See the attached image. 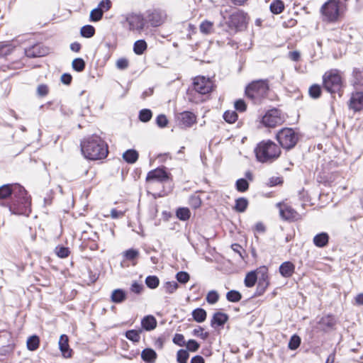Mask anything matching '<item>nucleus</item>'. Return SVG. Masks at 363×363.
<instances>
[{
  "label": "nucleus",
  "instance_id": "1",
  "mask_svg": "<svg viewBox=\"0 0 363 363\" xmlns=\"http://www.w3.org/2000/svg\"><path fill=\"white\" fill-rule=\"evenodd\" d=\"M81 148L84 157L91 160H102L108 152L107 144L96 135L85 138L81 143Z\"/></svg>",
  "mask_w": 363,
  "mask_h": 363
},
{
  "label": "nucleus",
  "instance_id": "2",
  "mask_svg": "<svg viewBox=\"0 0 363 363\" xmlns=\"http://www.w3.org/2000/svg\"><path fill=\"white\" fill-rule=\"evenodd\" d=\"M255 153L257 161L262 163H271L280 156L281 149L271 140H263L257 144L255 149Z\"/></svg>",
  "mask_w": 363,
  "mask_h": 363
},
{
  "label": "nucleus",
  "instance_id": "3",
  "mask_svg": "<svg viewBox=\"0 0 363 363\" xmlns=\"http://www.w3.org/2000/svg\"><path fill=\"white\" fill-rule=\"evenodd\" d=\"M269 89L267 80H257L246 87L245 94L255 104H259L267 96Z\"/></svg>",
  "mask_w": 363,
  "mask_h": 363
},
{
  "label": "nucleus",
  "instance_id": "4",
  "mask_svg": "<svg viewBox=\"0 0 363 363\" xmlns=\"http://www.w3.org/2000/svg\"><path fill=\"white\" fill-rule=\"evenodd\" d=\"M280 145L286 150L293 148L298 141V133L292 128H284L280 130L276 135Z\"/></svg>",
  "mask_w": 363,
  "mask_h": 363
},
{
  "label": "nucleus",
  "instance_id": "5",
  "mask_svg": "<svg viewBox=\"0 0 363 363\" xmlns=\"http://www.w3.org/2000/svg\"><path fill=\"white\" fill-rule=\"evenodd\" d=\"M13 195L17 199V202L23 205L24 210H18L14 209L13 211V213L16 214H26L30 212L29 206L30 205V198L28 196L27 192L26 189L21 185L18 184H13Z\"/></svg>",
  "mask_w": 363,
  "mask_h": 363
},
{
  "label": "nucleus",
  "instance_id": "6",
  "mask_svg": "<svg viewBox=\"0 0 363 363\" xmlns=\"http://www.w3.org/2000/svg\"><path fill=\"white\" fill-rule=\"evenodd\" d=\"M341 77L335 70L326 72L323 76V84L325 89L330 93H335L341 87Z\"/></svg>",
  "mask_w": 363,
  "mask_h": 363
},
{
  "label": "nucleus",
  "instance_id": "7",
  "mask_svg": "<svg viewBox=\"0 0 363 363\" xmlns=\"http://www.w3.org/2000/svg\"><path fill=\"white\" fill-rule=\"evenodd\" d=\"M285 121V118L281 111L278 109H272L267 111L262 117V123L269 128H275L281 125Z\"/></svg>",
  "mask_w": 363,
  "mask_h": 363
},
{
  "label": "nucleus",
  "instance_id": "8",
  "mask_svg": "<svg viewBox=\"0 0 363 363\" xmlns=\"http://www.w3.org/2000/svg\"><path fill=\"white\" fill-rule=\"evenodd\" d=\"M323 20L327 21H335L339 16V6L336 1L329 0L321 9Z\"/></svg>",
  "mask_w": 363,
  "mask_h": 363
},
{
  "label": "nucleus",
  "instance_id": "9",
  "mask_svg": "<svg viewBox=\"0 0 363 363\" xmlns=\"http://www.w3.org/2000/svg\"><path fill=\"white\" fill-rule=\"evenodd\" d=\"M125 22L128 25V29L131 31L140 33L145 27V20L143 15L130 13L127 15Z\"/></svg>",
  "mask_w": 363,
  "mask_h": 363
},
{
  "label": "nucleus",
  "instance_id": "10",
  "mask_svg": "<svg viewBox=\"0 0 363 363\" xmlns=\"http://www.w3.org/2000/svg\"><path fill=\"white\" fill-rule=\"evenodd\" d=\"M193 86L194 90L201 94L210 93L213 87V82L209 78L201 76L194 78Z\"/></svg>",
  "mask_w": 363,
  "mask_h": 363
},
{
  "label": "nucleus",
  "instance_id": "11",
  "mask_svg": "<svg viewBox=\"0 0 363 363\" xmlns=\"http://www.w3.org/2000/svg\"><path fill=\"white\" fill-rule=\"evenodd\" d=\"M246 23V14L240 10L233 11L229 16L228 27L231 29H238Z\"/></svg>",
  "mask_w": 363,
  "mask_h": 363
},
{
  "label": "nucleus",
  "instance_id": "12",
  "mask_svg": "<svg viewBox=\"0 0 363 363\" xmlns=\"http://www.w3.org/2000/svg\"><path fill=\"white\" fill-rule=\"evenodd\" d=\"M166 18V14L161 10L149 11L147 19L152 26L157 27L162 24Z\"/></svg>",
  "mask_w": 363,
  "mask_h": 363
},
{
  "label": "nucleus",
  "instance_id": "13",
  "mask_svg": "<svg viewBox=\"0 0 363 363\" xmlns=\"http://www.w3.org/2000/svg\"><path fill=\"white\" fill-rule=\"evenodd\" d=\"M169 179L168 174L166 171L162 168H157L154 170H152L148 172L146 181L147 182L157 181L160 182H163L167 181Z\"/></svg>",
  "mask_w": 363,
  "mask_h": 363
},
{
  "label": "nucleus",
  "instance_id": "14",
  "mask_svg": "<svg viewBox=\"0 0 363 363\" xmlns=\"http://www.w3.org/2000/svg\"><path fill=\"white\" fill-rule=\"evenodd\" d=\"M59 349L62 352V355L65 358H69L72 357V350L69 345V337L66 335H62L59 340Z\"/></svg>",
  "mask_w": 363,
  "mask_h": 363
},
{
  "label": "nucleus",
  "instance_id": "15",
  "mask_svg": "<svg viewBox=\"0 0 363 363\" xmlns=\"http://www.w3.org/2000/svg\"><path fill=\"white\" fill-rule=\"evenodd\" d=\"M349 106L354 111H359L363 108V92H355L351 96Z\"/></svg>",
  "mask_w": 363,
  "mask_h": 363
},
{
  "label": "nucleus",
  "instance_id": "16",
  "mask_svg": "<svg viewBox=\"0 0 363 363\" xmlns=\"http://www.w3.org/2000/svg\"><path fill=\"white\" fill-rule=\"evenodd\" d=\"M177 118L184 127H191L196 121L195 114L190 111H184L179 113Z\"/></svg>",
  "mask_w": 363,
  "mask_h": 363
},
{
  "label": "nucleus",
  "instance_id": "17",
  "mask_svg": "<svg viewBox=\"0 0 363 363\" xmlns=\"http://www.w3.org/2000/svg\"><path fill=\"white\" fill-rule=\"evenodd\" d=\"M280 215L285 220H295L299 218V214L289 206H284L280 209Z\"/></svg>",
  "mask_w": 363,
  "mask_h": 363
},
{
  "label": "nucleus",
  "instance_id": "18",
  "mask_svg": "<svg viewBox=\"0 0 363 363\" xmlns=\"http://www.w3.org/2000/svg\"><path fill=\"white\" fill-rule=\"evenodd\" d=\"M157 320L151 315L145 316L141 320V325L143 328L147 331L154 330L157 327Z\"/></svg>",
  "mask_w": 363,
  "mask_h": 363
},
{
  "label": "nucleus",
  "instance_id": "19",
  "mask_svg": "<svg viewBox=\"0 0 363 363\" xmlns=\"http://www.w3.org/2000/svg\"><path fill=\"white\" fill-rule=\"evenodd\" d=\"M295 266L291 262H284L279 267V272L284 277H290L294 272Z\"/></svg>",
  "mask_w": 363,
  "mask_h": 363
},
{
  "label": "nucleus",
  "instance_id": "20",
  "mask_svg": "<svg viewBox=\"0 0 363 363\" xmlns=\"http://www.w3.org/2000/svg\"><path fill=\"white\" fill-rule=\"evenodd\" d=\"M228 320V316L227 314L217 312L214 313L213 318L211 320V326L215 327V325L222 326Z\"/></svg>",
  "mask_w": 363,
  "mask_h": 363
},
{
  "label": "nucleus",
  "instance_id": "21",
  "mask_svg": "<svg viewBox=\"0 0 363 363\" xmlns=\"http://www.w3.org/2000/svg\"><path fill=\"white\" fill-rule=\"evenodd\" d=\"M157 356L155 351L150 348H146L141 352L142 359L147 363H155Z\"/></svg>",
  "mask_w": 363,
  "mask_h": 363
},
{
  "label": "nucleus",
  "instance_id": "22",
  "mask_svg": "<svg viewBox=\"0 0 363 363\" xmlns=\"http://www.w3.org/2000/svg\"><path fill=\"white\" fill-rule=\"evenodd\" d=\"M329 236L326 233H321L313 238V243L318 247H323L328 243Z\"/></svg>",
  "mask_w": 363,
  "mask_h": 363
},
{
  "label": "nucleus",
  "instance_id": "23",
  "mask_svg": "<svg viewBox=\"0 0 363 363\" xmlns=\"http://www.w3.org/2000/svg\"><path fill=\"white\" fill-rule=\"evenodd\" d=\"M200 32L204 35H211L214 32V24L212 21H203L199 26Z\"/></svg>",
  "mask_w": 363,
  "mask_h": 363
},
{
  "label": "nucleus",
  "instance_id": "24",
  "mask_svg": "<svg viewBox=\"0 0 363 363\" xmlns=\"http://www.w3.org/2000/svg\"><path fill=\"white\" fill-rule=\"evenodd\" d=\"M111 301L114 303H119L124 301L126 298L125 292L120 289L113 291L111 296Z\"/></svg>",
  "mask_w": 363,
  "mask_h": 363
},
{
  "label": "nucleus",
  "instance_id": "25",
  "mask_svg": "<svg viewBox=\"0 0 363 363\" xmlns=\"http://www.w3.org/2000/svg\"><path fill=\"white\" fill-rule=\"evenodd\" d=\"M123 158L126 162L133 164L138 159V153L135 150H128L123 154Z\"/></svg>",
  "mask_w": 363,
  "mask_h": 363
},
{
  "label": "nucleus",
  "instance_id": "26",
  "mask_svg": "<svg viewBox=\"0 0 363 363\" xmlns=\"http://www.w3.org/2000/svg\"><path fill=\"white\" fill-rule=\"evenodd\" d=\"M353 84L363 86V68H354L353 69Z\"/></svg>",
  "mask_w": 363,
  "mask_h": 363
},
{
  "label": "nucleus",
  "instance_id": "27",
  "mask_svg": "<svg viewBox=\"0 0 363 363\" xmlns=\"http://www.w3.org/2000/svg\"><path fill=\"white\" fill-rule=\"evenodd\" d=\"M206 312L204 309L198 308L192 311V317L197 323H203L206 319Z\"/></svg>",
  "mask_w": 363,
  "mask_h": 363
},
{
  "label": "nucleus",
  "instance_id": "28",
  "mask_svg": "<svg viewBox=\"0 0 363 363\" xmlns=\"http://www.w3.org/2000/svg\"><path fill=\"white\" fill-rule=\"evenodd\" d=\"M147 45L144 40H138L135 42L133 51L136 55H140L147 50Z\"/></svg>",
  "mask_w": 363,
  "mask_h": 363
},
{
  "label": "nucleus",
  "instance_id": "29",
  "mask_svg": "<svg viewBox=\"0 0 363 363\" xmlns=\"http://www.w3.org/2000/svg\"><path fill=\"white\" fill-rule=\"evenodd\" d=\"M25 54L28 57H36L44 55L43 52L40 51V45H35L25 50Z\"/></svg>",
  "mask_w": 363,
  "mask_h": 363
},
{
  "label": "nucleus",
  "instance_id": "30",
  "mask_svg": "<svg viewBox=\"0 0 363 363\" xmlns=\"http://www.w3.org/2000/svg\"><path fill=\"white\" fill-rule=\"evenodd\" d=\"M13 193V184H4L0 187V200L6 199Z\"/></svg>",
  "mask_w": 363,
  "mask_h": 363
},
{
  "label": "nucleus",
  "instance_id": "31",
  "mask_svg": "<svg viewBox=\"0 0 363 363\" xmlns=\"http://www.w3.org/2000/svg\"><path fill=\"white\" fill-rule=\"evenodd\" d=\"M248 206V201L244 197L238 198L235 201V210L238 212H244Z\"/></svg>",
  "mask_w": 363,
  "mask_h": 363
},
{
  "label": "nucleus",
  "instance_id": "32",
  "mask_svg": "<svg viewBox=\"0 0 363 363\" xmlns=\"http://www.w3.org/2000/svg\"><path fill=\"white\" fill-rule=\"evenodd\" d=\"M40 340L37 335L30 336L26 342L27 348L30 351L36 350L39 347Z\"/></svg>",
  "mask_w": 363,
  "mask_h": 363
},
{
  "label": "nucleus",
  "instance_id": "33",
  "mask_svg": "<svg viewBox=\"0 0 363 363\" xmlns=\"http://www.w3.org/2000/svg\"><path fill=\"white\" fill-rule=\"evenodd\" d=\"M284 9V4L283 1L280 0L274 1L270 5V10L274 14L281 13Z\"/></svg>",
  "mask_w": 363,
  "mask_h": 363
},
{
  "label": "nucleus",
  "instance_id": "34",
  "mask_svg": "<svg viewBox=\"0 0 363 363\" xmlns=\"http://www.w3.org/2000/svg\"><path fill=\"white\" fill-rule=\"evenodd\" d=\"M141 330H130L125 333V337L129 340L133 342H138L140 339V333Z\"/></svg>",
  "mask_w": 363,
  "mask_h": 363
},
{
  "label": "nucleus",
  "instance_id": "35",
  "mask_svg": "<svg viewBox=\"0 0 363 363\" xmlns=\"http://www.w3.org/2000/svg\"><path fill=\"white\" fill-rule=\"evenodd\" d=\"M257 275L255 272H250L247 274L245 279V284L247 287H252L257 281Z\"/></svg>",
  "mask_w": 363,
  "mask_h": 363
},
{
  "label": "nucleus",
  "instance_id": "36",
  "mask_svg": "<svg viewBox=\"0 0 363 363\" xmlns=\"http://www.w3.org/2000/svg\"><path fill=\"white\" fill-rule=\"evenodd\" d=\"M81 35L84 38H91L95 33V29L92 26L86 25L81 28Z\"/></svg>",
  "mask_w": 363,
  "mask_h": 363
},
{
  "label": "nucleus",
  "instance_id": "37",
  "mask_svg": "<svg viewBox=\"0 0 363 363\" xmlns=\"http://www.w3.org/2000/svg\"><path fill=\"white\" fill-rule=\"evenodd\" d=\"M145 284L150 289H155L159 286L160 280L156 276H148L145 279Z\"/></svg>",
  "mask_w": 363,
  "mask_h": 363
},
{
  "label": "nucleus",
  "instance_id": "38",
  "mask_svg": "<svg viewBox=\"0 0 363 363\" xmlns=\"http://www.w3.org/2000/svg\"><path fill=\"white\" fill-rule=\"evenodd\" d=\"M236 189L240 192H245L249 189V183L245 179H239L235 183Z\"/></svg>",
  "mask_w": 363,
  "mask_h": 363
},
{
  "label": "nucleus",
  "instance_id": "39",
  "mask_svg": "<svg viewBox=\"0 0 363 363\" xmlns=\"http://www.w3.org/2000/svg\"><path fill=\"white\" fill-rule=\"evenodd\" d=\"M191 213L187 208H179L177 211V216L182 220H186L190 218Z\"/></svg>",
  "mask_w": 363,
  "mask_h": 363
},
{
  "label": "nucleus",
  "instance_id": "40",
  "mask_svg": "<svg viewBox=\"0 0 363 363\" xmlns=\"http://www.w3.org/2000/svg\"><path fill=\"white\" fill-rule=\"evenodd\" d=\"M152 116V113L150 109H142L139 113V119L144 123L148 122Z\"/></svg>",
  "mask_w": 363,
  "mask_h": 363
},
{
  "label": "nucleus",
  "instance_id": "41",
  "mask_svg": "<svg viewBox=\"0 0 363 363\" xmlns=\"http://www.w3.org/2000/svg\"><path fill=\"white\" fill-rule=\"evenodd\" d=\"M226 298L230 302H238L241 299L242 296L238 291L231 290L227 293Z\"/></svg>",
  "mask_w": 363,
  "mask_h": 363
},
{
  "label": "nucleus",
  "instance_id": "42",
  "mask_svg": "<svg viewBox=\"0 0 363 363\" xmlns=\"http://www.w3.org/2000/svg\"><path fill=\"white\" fill-rule=\"evenodd\" d=\"M72 68L77 72H82L84 69L85 62L82 58H76L72 61Z\"/></svg>",
  "mask_w": 363,
  "mask_h": 363
},
{
  "label": "nucleus",
  "instance_id": "43",
  "mask_svg": "<svg viewBox=\"0 0 363 363\" xmlns=\"http://www.w3.org/2000/svg\"><path fill=\"white\" fill-rule=\"evenodd\" d=\"M223 118L229 123H233L238 119V114L235 111H227L224 113Z\"/></svg>",
  "mask_w": 363,
  "mask_h": 363
},
{
  "label": "nucleus",
  "instance_id": "44",
  "mask_svg": "<svg viewBox=\"0 0 363 363\" xmlns=\"http://www.w3.org/2000/svg\"><path fill=\"white\" fill-rule=\"evenodd\" d=\"M267 268L266 267H262L259 268L258 273H262V278H259V285H264V289H265L267 285L268 282L267 281Z\"/></svg>",
  "mask_w": 363,
  "mask_h": 363
},
{
  "label": "nucleus",
  "instance_id": "45",
  "mask_svg": "<svg viewBox=\"0 0 363 363\" xmlns=\"http://www.w3.org/2000/svg\"><path fill=\"white\" fill-rule=\"evenodd\" d=\"M189 357V352L185 350H179L177 352V359L179 363H186Z\"/></svg>",
  "mask_w": 363,
  "mask_h": 363
},
{
  "label": "nucleus",
  "instance_id": "46",
  "mask_svg": "<svg viewBox=\"0 0 363 363\" xmlns=\"http://www.w3.org/2000/svg\"><path fill=\"white\" fill-rule=\"evenodd\" d=\"M103 11L96 8L93 9L90 13V19L91 21H99L103 16Z\"/></svg>",
  "mask_w": 363,
  "mask_h": 363
},
{
  "label": "nucleus",
  "instance_id": "47",
  "mask_svg": "<svg viewBox=\"0 0 363 363\" xmlns=\"http://www.w3.org/2000/svg\"><path fill=\"white\" fill-rule=\"evenodd\" d=\"M308 92L311 97L317 99L321 94L320 86L317 84H313L309 88Z\"/></svg>",
  "mask_w": 363,
  "mask_h": 363
},
{
  "label": "nucleus",
  "instance_id": "48",
  "mask_svg": "<svg viewBox=\"0 0 363 363\" xmlns=\"http://www.w3.org/2000/svg\"><path fill=\"white\" fill-rule=\"evenodd\" d=\"M300 344L301 338L298 335H294L291 337L289 340V348L292 350H294L299 347Z\"/></svg>",
  "mask_w": 363,
  "mask_h": 363
},
{
  "label": "nucleus",
  "instance_id": "49",
  "mask_svg": "<svg viewBox=\"0 0 363 363\" xmlns=\"http://www.w3.org/2000/svg\"><path fill=\"white\" fill-rule=\"evenodd\" d=\"M219 298V295L216 291H211L206 296V301L210 304L216 303Z\"/></svg>",
  "mask_w": 363,
  "mask_h": 363
},
{
  "label": "nucleus",
  "instance_id": "50",
  "mask_svg": "<svg viewBox=\"0 0 363 363\" xmlns=\"http://www.w3.org/2000/svg\"><path fill=\"white\" fill-rule=\"evenodd\" d=\"M164 288L165 289V291L169 294L174 293L177 289L178 288V284L176 281H167L165 283Z\"/></svg>",
  "mask_w": 363,
  "mask_h": 363
},
{
  "label": "nucleus",
  "instance_id": "51",
  "mask_svg": "<svg viewBox=\"0 0 363 363\" xmlns=\"http://www.w3.org/2000/svg\"><path fill=\"white\" fill-rule=\"evenodd\" d=\"M123 255H124V257L126 258V259L133 260L134 259H135L136 257H138L139 252L137 250L129 249V250H126L125 252H124Z\"/></svg>",
  "mask_w": 363,
  "mask_h": 363
},
{
  "label": "nucleus",
  "instance_id": "52",
  "mask_svg": "<svg viewBox=\"0 0 363 363\" xmlns=\"http://www.w3.org/2000/svg\"><path fill=\"white\" fill-rule=\"evenodd\" d=\"M56 254L60 258L67 257L69 255V248L65 247H56Z\"/></svg>",
  "mask_w": 363,
  "mask_h": 363
},
{
  "label": "nucleus",
  "instance_id": "53",
  "mask_svg": "<svg viewBox=\"0 0 363 363\" xmlns=\"http://www.w3.org/2000/svg\"><path fill=\"white\" fill-rule=\"evenodd\" d=\"M201 204V200L199 196H191L189 198V205L194 208H198Z\"/></svg>",
  "mask_w": 363,
  "mask_h": 363
},
{
  "label": "nucleus",
  "instance_id": "54",
  "mask_svg": "<svg viewBox=\"0 0 363 363\" xmlns=\"http://www.w3.org/2000/svg\"><path fill=\"white\" fill-rule=\"evenodd\" d=\"M177 280L182 284H186L189 280V274L186 272H179L176 275Z\"/></svg>",
  "mask_w": 363,
  "mask_h": 363
},
{
  "label": "nucleus",
  "instance_id": "55",
  "mask_svg": "<svg viewBox=\"0 0 363 363\" xmlns=\"http://www.w3.org/2000/svg\"><path fill=\"white\" fill-rule=\"evenodd\" d=\"M156 123L160 128H164L168 123V120L165 115L160 114L156 118Z\"/></svg>",
  "mask_w": 363,
  "mask_h": 363
},
{
  "label": "nucleus",
  "instance_id": "56",
  "mask_svg": "<svg viewBox=\"0 0 363 363\" xmlns=\"http://www.w3.org/2000/svg\"><path fill=\"white\" fill-rule=\"evenodd\" d=\"M130 289L133 293L140 294L143 291L144 286L142 284L135 281L132 284Z\"/></svg>",
  "mask_w": 363,
  "mask_h": 363
},
{
  "label": "nucleus",
  "instance_id": "57",
  "mask_svg": "<svg viewBox=\"0 0 363 363\" xmlns=\"http://www.w3.org/2000/svg\"><path fill=\"white\" fill-rule=\"evenodd\" d=\"M186 345L187 349L191 352H196L199 348V344L194 340H189Z\"/></svg>",
  "mask_w": 363,
  "mask_h": 363
},
{
  "label": "nucleus",
  "instance_id": "58",
  "mask_svg": "<svg viewBox=\"0 0 363 363\" xmlns=\"http://www.w3.org/2000/svg\"><path fill=\"white\" fill-rule=\"evenodd\" d=\"M247 106L242 99L237 100L235 102V108L236 111L244 112L246 110Z\"/></svg>",
  "mask_w": 363,
  "mask_h": 363
},
{
  "label": "nucleus",
  "instance_id": "59",
  "mask_svg": "<svg viewBox=\"0 0 363 363\" xmlns=\"http://www.w3.org/2000/svg\"><path fill=\"white\" fill-rule=\"evenodd\" d=\"M173 342L179 346H184L185 345L184 335L179 333L176 334L173 338Z\"/></svg>",
  "mask_w": 363,
  "mask_h": 363
},
{
  "label": "nucleus",
  "instance_id": "60",
  "mask_svg": "<svg viewBox=\"0 0 363 363\" xmlns=\"http://www.w3.org/2000/svg\"><path fill=\"white\" fill-rule=\"evenodd\" d=\"M111 6V1L110 0H103L99 3L98 8L101 9L104 13V11L109 10Z\"/></svg>",
  "mask_w": 363,
  "mask_h": 363
},
{
  "label": "nucleus",
  "instance_id": "61",
  "mask_svg": "<svg viewBox=\"0 0 363 363\" xmlns=\"http://www.w3.org/2000/svg\"><path fill=\"white\" fill-rule=\"evenodd\" d=\"M37 94L40 96H45L48 94V87L45 84H40L37 88Z\"/></svg>",
  "mask_w": 363,
  "mask_h": 363
},
{
  "label": "nucleus",
  "instance_id": "62",
  "mask_svg": "<svg viewBox=\"0 0 363 363\" xmlns=\"http://www.w3.org/2000/svg\"><path fill=\"white\" fill-rule=\"evenodd\" d=\"M128 66V61L125 58L118 59L116 62V67L119 69H125Z\"/></svg>",
  "mask_w": 363,
  "mask_h": 363
},
{
  "label": "nucleus",
  "instance_id": "63",
  "mask_svg": "<svg viewBox=\"0 0 363 363\" xmlns=\"http://www.w3.org/2000/svg\"><path fill=\"white\" fill-rule=\"evenodd\" d=\"M194 334L200 337L203 340H206L208 337V333H203V329L201 327H199L197 329L194 330Z\"/></svg>",
  "mask_w": 363,
  "mask_h": 363
},
{
  "label": "nucleus",
  "instance_id": "64",
  "mask_svg": "<svg viewBox=\"0 0 363 363\" xmlns=\"http://www.w3.org/2000/svg\"><path fill=\"white\" fill-rule=\"evenodd\" d=\"M281 182H282L281 178H280L279 177H272V178H270L269 179L267 184L270 186H274L281 184Z\"/></svg>",
  "mask_w": 363,
  "mask_h": 363
}]
</instances>
